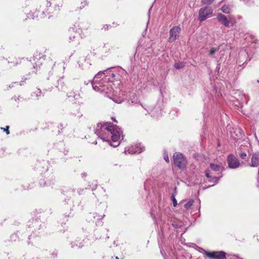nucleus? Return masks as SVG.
<instances>
[{
	"instance_id": "28",
	"label": "nucleus",
	"mask_w": 259,
	"mask_h": 259,
	"mask_svg": "<svg viewBox=\"0 0 259 259\" xmlns=\"http://www.w3.org/2000/svg\"><path fill=\"white\" fill-rule=\"evenodd\" d=\"M97 186V182L96 181L95 182L94 185L93 186V187L91 188L92 189H95Z\"/></svg>"
},
{
	"instance_id": "16",
	"label": "nucleus",
	"mask_w": 259,
	"mask_h": 259,
	"mask_svg": "<svg viewBox=\"0 0 259 259\" xmlns=\"http://www.w3.org/2000/svg\"><path fill=\"white\" fill-rule=\"evenodd\" d=\"M221 10L223 13L226 14H229L230 13V8L227 6H224L222 7Z\"/></svg>"
},
{
	"instance_id": "4",
	"label": "nucleus",
	"mask_w": 259,
	"mask_h": 259,
	"mask_svg": "<svg viewBox=\"0 0 259 259\" xmlns=\"http://www.w3.org/2000/svg\"><path fill=\"white\" fill-rule=\"evenodd\" d=\"M123 139L122 130L116 125H114V147L118 146Z\"/></svg>"
},
{
	"instance_id": "12",
	"label": "nucleus",
	"mask_w": 259,
	"mask_h": 259,
	"mask_svg": "<svg viewBox=\"0 0 259 259\" xmlns=\"http://www.w3.org/2000/svg\"><path fill=\"white\" fill-rule=\"evenodd\" d=\"M251 162H259V153H254L251 158Z\"/></svg>"
},
{
	"instance_id": "30",
	"label": "nucleus",
	"mask_w": 259,
	"mask_h": 259,
	"mask_svg": "<svg viewBox=\"0 0 259 259\" xmlns=\"http://www.w3.org/2000/svg\"><path fill=\"white\" fill-rule=\"evenodd\" d=\"M81 176L82 177H86L87 176V174L86 173H82L81 174Z\"/></svg>"
},
{
	"instance_id": "3",
	"label": "nucleus",
	"mask_w": 259,
	"mask_h": 259,
	"mask_svg": "<svg viewBox=\"0 0 259 259\" xmlns=\"http://www.w3.org/2000/svg\"><path fill=\"white\" fill-rule=\"evenodd\" d=\"M213 12L212 9L209 7L201 8L199 11V20L203 21L210 17Z\"/></svg>"
},
{
	"instance_id": "14",
	"label": "nucleus",
	"mask_w": 259,
	"mask_h": 259,
	"mask_svg": "<svg viewBox=\"0 0 259 259\" xmlns=\"http://www.w3.org/2000/svg\"><path fill=\"white\" fill-rule=\"evenodd\" d=\"M228 166L231 168H236L240 166V163H228Z\"/></svg>"
},
{
	"instance_id": "29",
	"label": "nucleus",
	"mask_w": 259,
	"mask_h": 259,
	"mask_svg": "<svg viewBox=\"0 0 259 259\" xmlns=\"http://www.w3.org/2000/svg\"><path fill=\"white\" fill-rule=\"evenodd\" d=\"M39 57L40 58H42L44 59H45V55H43V54H39Z\"/></svg>"
},
{
	"instance_id": "6",
	"label": "nucleus",
	"mask_w": 259,
	"mask_h": 259,
	"mask_svg": "<svg viewBox=\"0 0 259 259\" xmlns=\"http://www.w3.org/2000/svg\"><path fill=\"white\" fill-rule=\"evenodd\" d=\"M103 91L107 95L108 97L113 100V89L111 84L104 85Z\"/></svg>"
},
{
	"instance_id": "24",
	"label": "nucleus",
	"mask_w": 259,
	"mask_h": 259,
	"mask_svg": "<svg viewBox=\"0 0 259 259\" xmlns=\"http://www.w3.org/2000/svg\"><path fill=\"white\" fill-rule=\"evenodd\" d=\"M171 197H172L173 205L174 207H176L177 205V200L176 199L174 195H172Z\"/></svg>"
},
{
	"instance_id": "31",
	"label": "nucleus",
	"mask_w": 259,
	"mask_h": 259,
	"mask_svg": "<svg viewBox=\"0 0 259 259\" xmlns=\"http://www.w3.org/2000/svg\"><path fill=\"white\" fill-rule=\"evenodd\" d=\"M115 258H116V259H119V258H118L117 256H116V257H115Z\"/></svg>"
},
{
	"instance_id": "10",
	"label": "nucleus",
	"mask_w": 259,
	"mask_h": 259,
	"mask_svg": "<svg viewBox=\"0 0 259 259\" xmlns=\"http://www.w3.org/2000/svg\"><path fill=\"white\" fill-rule=\"evenodd\" d=\"M210 167L214 171H220L222 169V166L220 164L210 163Z\"/></svg>"
},
{
	"instance_id": "21",
	"label": "nucleus",
	"mask_w": 259,
	"mask_h": 259,
	"mask_svg": "<svg viewBox=\"0 0 259 259\" xmlns=\"http://www.w3.org/2000/svg\"><path fill=\"white\" fill-rule=\"evenodd\" d=\"M9 127L10 126L9 125L6 126V128L4 127H1V129L3 130L4 132H5L7 134V135L10 134V131H9Z\"/></svg>"
},
{
	"instance_id": "9",
	"label": "nucleus",
	"mask_w": 259,
	"mask_h": 259,
	"mask_svg": "<svg viewBox=\"0 0 259 259\" xmlns=\"http://www.w3.org/2000/svg\"><path fill=\"white\" fill-rule=\"evenodd\" d=\"M23 60V59H21L20 58H14L13 59V60L9 61V63L11 64V66H15L21 64Z\"/></svg>"
},
{
	"instance_id": "7",
	"label": "nucleus",
	"mask_w": 259,
	"mask_h": 259,
	"mask_svg": "<svg viewBox=\"0 0 259 259\" xmlns=\"http://www.w3.org/2000/svg\"><path fill=\"white\" fill-rule=\"evenodd\" d=\"M217 19L225 27H229L228 19L226 16L222 14H219L217 16Z\"/></svg>"
},
{
	"instance_id": "18",
	"label": "nucleus",
	"mask_w": 259,
	"mask_h": 259,
	"mask_svg": "<svg viewBox=\"0 0 259 259\" xmlns=\"http://www.w3.org/2000/svg\"><path fill=\"white\" fill-rule=\"evenodd\" d=\"M228 162H235L236 157L233 154H230L228 156Z\"/></svg>"
},
{
	"instance_id": "20",
	"label": "nucleus",
	"mask_w": 259,
	"mask_h": 259,
	"mask_svg": "<svg viewBox=\"0 0 259 259\" xmlns=\"http://www.w3.org/2000/svg\"><path fill=\"white\" fill-rule=\"evenodd\" d=\"M219 50V48H211L209 52V54L210 55H213L216 52L218 51Z\"/></svg>"
},
{
	"instance_id": "1",
	"label": "nucleus",
	"mask_w": 259,
	"mask_h": 259,
	"mask_svg": "<svg viewBox=\"0 0 259 259\" xmlns=\"http://www.w3.org/2000/svg\"><path fill=\"white\" fill-rule=\"evenodd\" d=\"M96 133L102 139L107 141L109 144L112 146V141H113V126L108 124L99 123L97 125Z\"/></svg>"
},
{
	"instance_id": "15",
	"label": "nucleus",
	"mask_w": 259,
	"mask_h": 259,
	"mask_svg": "<svg viewBox=\"0 0 259 259\" xmlns=\"http://www.w3.org/2000/svg\"><path fill=\"white\" fill-rule=\"evenodd\" d=\"M194 202L193 200H190L188 202H187L185 204L184 207L186 209H189L191 207V206L193 205Z\"/></svg>"
},
{
	"instance_id": "33",
	"label": "nucleus",
	"mask_w": 259,
	"mask_h": 259,
	"mask_svg": "<svg viewBox=\"0 0 259 259\" xmlns=\"http://www.w3.org/2000/svg\"><path fill=\"white\" fill-rule=\"evenodd\" d=\"M133 149V148H132V149L131 150H130L131 151H132V149Z\"/></svg>"
},
{
	"instance_id": "32",
	"label": "nucleus",
	"mask_w": 259,
	"mask_h": 259,
	"mask_svg": "<svg viewBox=\"0 0 259 259\" xmlns=\"http://www.w3.org/2000/svg\"><path fill=\"white\" fill-rule=\"evenodd\" d=\"M114 122H116V120H115V118H114Z\"/></svg>"
},
{
	"instance_id": "26",
	"label": "nucleus",
	"mask_w": 259,
	"mask_h": 259,
	"mask_svg": "<svg viewBox=\"0 0 259 259\" xmlns=\"http://www.w3.org/2000/svg\"><path fill=\"white\" fill-rule=\"evenodd\" d=\"M258 163H251L250 166L252 167H257L258 166Z\"/></svg>"
},
{
	"instance_id": "8",
	"label": "nucleus",
	"mask_w": 259,
	"mask_h": 259,
	"mask_svg": "<svg viewBox=\"0 0 259 259\" xmlns=\"http://www.w3.org/2000/svg\"><path fill=\"white\" fill-rule=\"evenodd\" d=\"M174 162H183L185 160L184 155L179 152H176L173 155Z\"/></svg>"
},
{
	"instance_id": "19",
	"label": "nucleus",
	"mask_w": 259,
	"mask_h": 259,
	"mask_svg": "<svg viewBox=\"0 0 259 259\" xmlns=\"http://www.w3.org/2000/svg\"><path fill=\"white\" fill-rule=\"evenodd\" d=\"M175 166L181 169L185 167V163H174Z\"/></svg>"
},
{
	"instance_id": "25",
	"label": "nucleus",
	"mask_w": 259,
	"mask_h": 259,
	"mask_svg": "<svg viewBox=\"0 0 259 259\" xmlns=\"http://www.w3.org/2000/svg\"><path fill=\"white\" fill-rule=\"evenodd\" d=\"M164 159L166 162H169V158L167 154H165L164 155Z\"/></svg>"
},
{
	"instance_id": "27",
	"label": "nucleus",
	"mask_w": 259,
	"mask_h": 259,
	"mask_svg": "<svg viewBox=\"0 0 259 259\" xmlns=\"http://www.w3.org/2000/svg\"><path fill=\"white\" fill-rule=\"evenodd\" d=\"M205 176L207 178L210 179L211 178V177H210L209 176V172L208 170H206L205 171Z\"/></svg>"
},
{
	"instance_id": "11",
	"label": "nucleus",
	"mask_w": 259,
	"mask_h": 259,
	"mask_svg": "<svg viewBox=\"0 0 259 259\" xmlns=\"http://www.w3.org/2000/svg\"><path fill=\"white\" fill-rule=\"evenodd\" d=\"M229 25L231 24V26H233L236 23V20L234 16H229L228 19Z\"/></svg>"
},
{
	"instance_id": "23",
	"label": "nucleus",
	"mask_w": 259,
	"mask_h": 259,
	"mask_svg": "<svg viewBox=\"0 0 259 259\" xmlns=\"http://www.w3.org/2000/svg\"><path fill=\"white\" fill-rule=\"evenodd\" d=\"M184 65L183 64V63H176L175 64V67L177 69H180V68H182L183 67H184Z\"/></svg>"
},
{
	"instance_id": "5",
	"label": "nucleus",
	"mask_w": 259,
	"mask_h": 259,
	"mask_svg": "<svg viewBox=\"0 0 259 259\" xmlns=\"http://www.w3.org/2000/svg\"><path fill=\"white\" fill-rule=\"evenodd\" d=\"M181 31V28L179 26H176L171 28L169 31L168 41L170 42L175 41L179 36Z\"/></svg>"
},
{
	"instance_id": "2",
	"label": "nucleus",
	"mask_w": 259,
	"mask_h": 259,
	"mask_svg": "<svg viewBox=\"0 0 259 259\" xmlns=\"http://www.w3.org/2000/svg\"><path fill=\"white\" fill-rule=\"evenodd\" d=\"M204 256L209 259H226V253L223 251H207L204 250Z\"/></svg>"
},
{
	"instance_id": "17",
	"label": "nucleus",
	"mask_w": 259,
	"mask_h": 259,
	"mask_svg": "<svg viewBox=\"0 0 259 259\" xmlns=\"http://www.w3.org/2000/svg\"><path fill=\"white\" fill-rule=\"evenodd\" d=\"M219 179H220L219 177H214L213 178L211 177V178H210L208 180V181L210 182H212V183H213L214 184H215L218 183V182L219 180Z\"/></svg>"
},
{
	"instance_id": "13",
	"label": "nucleus",
	"mask_w": 259,
	"mask_h": 259,
	"mask_svg": "<svg viewBox=\"0 0 259 259\" xmlns=\"http://www.w3.org/2000/svg\"><path fill=\"white\" fill-rule=\"evenodd\" d=\"M239 157L244 160H246L248 158V156H247V154L245 152H241L239 153Z\"/></svg>"
},
{
	"instance_id": "22",
	"label": "nucleus",
	"mask_w": 259,
	"mask_h": 259,
	"mask_svg": "<svg viewBox=\"0 0 259 259\" xmlns=\"http://www.w3.org/2000/svg\"><path fill=\"white\" fill-rule=\"evenodd\" d=\"M215 0H202V3L205 5H211Z\"/></svg>"
}]
</instances>
